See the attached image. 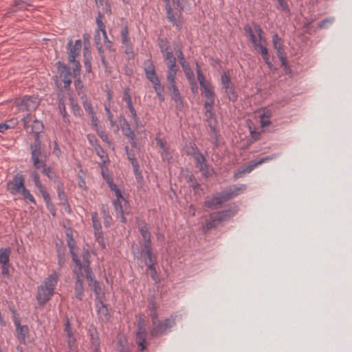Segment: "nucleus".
<instances>
[{
	"mask_svg": "<svg viewBox=\"0 0 352 352\" xmlns=\"http://www.w3.org/2000/svg\"><path fill=\"white\" fill-rule=\"evenodd\" d=\"M58 278L59 274L54 272L42 282L38 288L36 295V300L39 305L43 306L52 298Z\"/></svg>",
	"mask_w": 352,
	"mask_h": 352,
	"instance_id": "obj_1",
	"label": "nucleus"
},
{
	"mask_svg": "<svg viewBox=\"0 0 352 352\" xmlns=\"http://www.w3.org/2000/svg\"><path fill=\"white\" fill-rule=\"evenodd\" d=\"M165 11L169 22L177 29L182 26V14L183 6L179 0H164Z\"/></svg>",
	"mask_w": 352,
	"mask_h": 352,
	"instance_id": "obj_2",
	"label": "nucleus"
},
{
	"mask_svg": "<svg viewBox=\"0 0 352 352\" xmlns=\"http://www.w3.org/2000/svg\"><path fill=\"white\" fill-rule=\"evenodd\" d=\"M117 199L113 201L116 217L122 223H126V219L124 217L125 214L129 213V203L122 197V192L119 188L114 190Z\"/></svg>",
	"mask_w": 352,
	"mask_h": 352,
	"instance_id": "obj_3",
	"label": "nucleus"
},
{
	"mask_svg": "<svg viewBox=\"0 0 352 352\" xmlns=\"http://www.w3.org/2000/svg\"><path fill=\"white\" fill-rule=\"evenodd\" d=\"M25 130L28 133H34L36 139L38 140V134L43 129V123L37 119H34L30 113H28L22 118Z\"/></svg>",
	"mask_w": 352,
	"mask_h": 352,
	"instance_id": "obj_4",
	"label": "nucleus"
},
{
	"mask_svg": "<svg viewBox=\"0 0 352 352\" xmlns=\"http://www.w3.org/2000/svg\"><path fill=\"white\" fill-rule=\"evenodd\" d=\"M69 46V60L74 65V74L79 76L80 72V65L79 62L76 61V57L79 55L82 47V43L80 39L75 41V44L72 45V41H70L68 43Z\"/></svg>",
	"mask_w": 352,
	"mask_h": 352,
	"instance_id": "obj_5",
	"label": "nucleus"
},
{
	"mask_svg": "<svg viewBox=\"0 0 352 352\" xmlns=\"http://www.w3.org/2000/svg\"><path fill=\"white\" fill-rule=\"evenodd\" d=\"M31 153L33 165L36 168L44 167L45 165V155L43 154V149L39 140L36 139L35 143L31 145Z\"/></svg>",
	"mask_w": 352,
	"mask_h": 352,
	"instance_id": "obj_6",
	"label": "nucleus"
},
{
	"mask_svg": "<svg viewBox=\"0 0 352 352\" xmlns=\"http://www.w3.org/2000/svg\"><path fill=\"white\" fill-rule=\"evenodd\" d=\"M277 157L276 154H272L271 155L262 157L259 160L257 161H251L249 162V164L247 165V166L245 168H243L241 170H238L236 171L234 174V179L236 180L241 177H243L245 174L250 173L254 168L258 166V165L269 162L270 160H272L275 159Z\"/></svg>",
	"mask_w": 352,
	"mask_h": 352,
	"instance_id": "obj_7",
	"label": "nucleus"
},
{
	"mask_svg": "<svg viewBox=\"0 0 352 352\" xmlns=\"http://www.w3.org/2000/svg\"><path fill=\"white\" fill-rule=\"evenodd\" d=\"M192 157L195 162L196 167L199 169L202 175L206 177L211 176L213 170L207 164L206 157L199 151H195L192 153Z\"/></svg>",
	"mask_w": 352,
	"mask_h": 352,
	"instance_id": "obj_8",
	"label": "nucleus"
},
{
	"mask_svg": "<svg viewBox=\"0 0 352 352\" xmlns=\"http://www.w3.org/2000/svg\"><path fill=\"white\" fill-rule=\"evenodd\" d=\"M25 182L22 175L18 173L14 176L12 180H9L6 184L7 190L12 195L19 194L23 188Z\"/></svg>",
	"mask_w": 352,
	"mask_h": 352,
	"instance_id": "obj_9",
	"label": "nucleus"
},
{
	"mask_svg": "<svg viewBox=\"0 0 352 352\" xmlns=\"http://www.w3.org/2000/svg\"><path fill=\"white\" fill-rule=\"evenodd\" d=\"M92 226L94 230V234L96 240L99 245L102 248H105L106 245L103 237V232L102 230V226L96 212L91 213Z\"/></svg>",
	"mask_w": 352,
	"mask_h": 352,
	"instance_id": "obj_10",
	"label": "nucleus"
},
{
	"mask_svg": "<svg viewBox=\"0 0 352 352\" xmlns=\"http://www.w3.org/2000/svg\"><path fill=\"white\" fill-rule=\"evenodd\" d=\"M56 65L60 78L64 82V87L65 89H67L72 83L73 77L76 76L74 74V72H71L70 68L65 63L58 61Z\"/></svg>",
	"mask_w": 352,
	"mask_h": 352,
	"instance_id": "obj_11",
	"label": "nucleus"
},
{
	"mask_svg": "<svg viewBox=\"0 0 352 352\" xmlns=\"http://www.w3.org/2000/svg\"><path fill=\"white\" fill-rule=\"evenodd\" d=\"M39 104V99L37 96H25L18 104L19 109L22 111L32 112L36 109Z\"/></svg>",
	"mask_w": 352,
	"mask_h": 352,
	"instance_id": "obj_12",
	"label": "nucleus"
},
{
	"mask_svg": "<svg viewBox=\"0 0 352 352\" xmlns=\"http://www.w3.org/2000/svg\"><path fill=\"white\" fill-rule=\"evenodd\" d=\"M223 191L217 193L212 197H207L204 201V206L210 209H215L221 206V204L227 201Z\"/></svg>",
	"mask_w": 352,
	"mask_h": 352,
	"instance_id": "obj_13",
	"label": "nucleus"
},
{
	"mask_svg": "<svg viewBox=\"0 0 352 352\" xmlns=\"http://www.w3.org/2000/svg\"><path fill=\"white\" fill-rule=\"evenodd\" d=\"M74 272L76 275V280L75 284V296L77 299L81 300L84 297L83 278L84 274L82 270H75Z\"/></svg>",
	"mask_w": 352,
	"mask_h": 352,
	"instance_id": "obj_14",
	"label": "nucleus"
},
{
	"mask_svg": "<svg viewBox=\"0 0 352 352\" xmlns=\"http://www.w3.org/2000/svg\"><path fill=\"white\" fill-rule=\"evenodd\" d=\"M85 276L87 279L89 285L93 287V290L96 296V298H98L100 294L102 292L101 284L95 280L94 275L91 271V267H87Z\"/></svg>",
	"mask_w": 352,
	"mask_h": 352,
	"instance_id": "obj_15",
	"label": "nucleus"
},
{
	"mask_svg": "<svg viewBox=\"0 0 352 352\" xmlns=\"http://www.w3.org/2000/svg\"><path fill=\"white\" fill-rule=\"evenodd\" d=\"M219 214L217 212H212L206 218L204 224L203 225L204 232H208L210 230L215 228L218 225L221 223Z\"/></svg>",
	"mask_w": 352,
	"mask_h": 352,
	"instance_id": "obj_16",
	"label": "nucleus"
},
{
	"mask_svg": "<svg viewBox=\"0 0 352 352\" xmlns=\"http://www.w3.org/2000/svg\"><path fill=\"white\" fill-rule=\"evenodd\" d=\"M245 189L246 186L245 184H240L239 186L234 185L233 186H230L223 191L226 195V199H227V200L228 201L234 198V197L240 195L241 193L243 192L245 190Z\"/></svg>",
	"mask_w": 352,
	"mask_h": 352,
	"instance_id": "obj_17",
	"label": "nucleus"
},
{
	"mask_svg": "<svg viewBox=\"0 0 352 352\" xmlns=\"http://www.w3.org/2000/svg\"><path fill=\"white\" fill-rule=\"evenodd\" d=\"M103 17H104V15L100 12H99L98 14V16L96 17V23L98 25V28L97 30L101 31V32H102L104 42L105 45H107V47L110 48L111 47V42L107 37V32L105 30V25L102 21Z\"/></svg>",
	"mask_w": 352,
	"mask_h": 352,
	"instance_id": "obj_18",
	"label": "nucleus"
},
{
	"mask_svg": "<svg viewBox=\"0 0 352 352\" xmlns=\"http://www.w3.org/2000/svg\"><path fill=\"white\" fill-rule=\"evenodd\" d=\"M254 32L258 36V39L254 41L252 43L255 50L258 51V49L266 44V39L263 35V31L257 23H254Z\"/></svg>",
	"mask_w": 352,
	"mask_h": 352,
	"instance_id": "obj_19",
	"label": "nucleus"
},
{
	"mask_svg": "<svg viewBox=\"0 0 352 352\" xmlns=\"http://www.w3.org/2000/svg\"><path fill=\"white\" fill-rule=\"evenodd\" d=\"M120 126L123 135L129 138L130 140H131V145L133 146H135V135L133 131L131 129L129 122L125 119H124L123 121L121 122Z\"/></svg>",
	"mask_w": 352,
	"mask_h": 352,
	"instance_id": "obj_20",
	"label": "nucleus"
},
{
	"mask_svg": "<svg viewBox=\"0 0 352 352\" xmlns=\"http://www.w3.org/2000/svg\"><path fill=\"white\" fill-rule=\"evenodd\" d=\"M166 80L168 82L167 86L176 84V76L179 69L177 65L166 66Z\"/></svg>",
	"mask_w": 352,
	"mask_h": 352,
	"instance_id": "obj_21",
	"label": "nucleus"
},
{
	"mask_svg": "<svg viewBox=\"0 0 352 352\" xmlns=\"http://www.w3.org/2000/svg\"><path fill=\"white\" fill-rule=\"evenodd\" d=\"M152 248V244L149 245H142L140 254L141 256L144 258V261H145V258L147 261V262H154L156 261V257L153 254Z\"/></svg>",
	"mask_w": 352,
	"mask_h": 352,
	"instance_id": "obj_22",
	"label": "nucleus"
},
{
	"mask_svg": "<svg viewBox=\"0 0 352 352\" xmlns=\"http://www.w3.org/2000/svg\"><path fill=\"white\" fill-rule=\"evenodd\" d=\"M31 6H32V5L29 1L24 0H14L13 4L10 8L9 12L14 13L20 10H28V8Z\"/></svg>",
	"mask_w": 352,
	"mask_h": 352,
	"instance_id": "obj_23",
	"label": "nucleus"
},
{
	"mask_svg": "<svg viewBox=\"0 0 352 352\" xmlns=\"http://www.w3.org/2000/svg\"><path fill=\"white\" fill-rule=\"evenodd\" d=\"M168 89L172 91L171 98L175 101L177 108L181 109L183 107V102L176 84L168 86Z\"/></svg>",
	"mask_w": 352,
	"mask_h": 352,
	"instance_id": "obj_24",
	"label": "nucleus"
},
{
	"mask_svg": "<svg viewBox=\"0 0 352 352\" xmlns=\"http://www.w3.org/2000/svg\"><path fill=\"white\" fill-rule=\"evenodd\" d=\"M96 308L98 316L102 320L105 321L109 319V309L101 300L96 302Z\"/></svg>",
	"mask_w": 352,
	"mask_h": 352,
	"instance_id": "obj_25",
	"label": "nucleus"
},
{
	"mask_svg": "<svg viewBox=\"0 0 352 352\" xmlns=\"http://www.w3.org/2000/svg\"><path fill=\"white\" fill-rule=\"evenodd\" d=\"M138 230L144 241L143 245L151 244V233L148 226L146 223L140 224L139 225Z\"/></svg>",
	"mask_w": 352,
	"mask_h": 352,
	"instance_id": "obj_26",
	"label": "nucleus"
},
{
	"mask_svg": "<svg viewBox=\"0 0 352 352\" xmlns=\"http://www.w3.org/2000/svg\"><path fill=\"white\" fill-rule=\"evenodd\" d=\"M146 331H137L136 343L140 351H143L146 349L148 342L146 339Z\"/></svg>",
	"mask_w": 352,
	"mask_h": 352,
	"instance_id": "obj_27",
	"label": "nucleus"
},
{
	"mask_svg": "<svg viewBox=\"0 0 352 352\" xmlns=\"http://www.w3.org/2000/svg\"><path fill=\"white\" fill-rule=\"evenodd\" d=\"M236 207H234L233 208L223 210L217 212L218 214H219L220 219L223 223L230 219L236 213Z\"/></svg>",
	"mask_w": 352,
	"mask_h": 352,
	"instance_id": "obj_28",
	"label": "nucleus"
},
{
	"mask_svg": "<svg viewBox=\"0 0 352 352\" xmlns=\"http://www.w3.org/2000/svg\"><path fill=\"white\" fill-rule=\"evenodd\" d=\"M236 207H234L233 208L223 210L217 212L218 214H219L220 219L223 223L230 219L236 213Z\"/></svg>",
	"mask_w": 352,
	"mask_h": 352,
	"instance_id": "obj_29",
	"label": "nucleus"
},
{
	"mask_svg": "<svg viewBox=\"0 0 352 352\" xmlns=\"http://www.w3.org/2000/svg\"><path fill=\"white\" fill-rule=\"evenodd\" d=\"M175 324V317L170 316L162 322L160 321L157 325V327L159 328L160 330H166L167 329L172 328Z\"/></svg>",
	"mask_w": 352,
	"mask_h": 352,
	"instance_id": "obj_30",
	"label": "nucleus"
},
{
	"mask_svg": "<svg viewBox=\"0 0 352 352\" xmlns=\"http://www.w3.org/2000/svg\"><path fill=\"white\" fill-rule=\"evenodd\" d=\"M202 88V95L206 98V101L214 100V92L210 84L204 85Z\"/></svg>",
	"mask_w": 352,
	"mask_h": 352,
	"instance_id": "obj_31",
	"label": "nucleus"
},
{
	"mask_svg": "<svg viewBox=\"0 0 352 352\" xmlns=\"http://www.w3.org/2000/svg\"><path fill=\"white\" fill-rule=\"evenodd\" d=\"M162 55L166 66L177 65L176 58L174 56L172 50L163 53Z\"/></svg>",
	"mask_w": 352,
	"mask_h": 352,
	"instance_id": "obj_32",
	"label": "nucleus"
},
{
	"mask_svg": "<svg viewBox=\"0 0 352 352\" xmlns=\"http://www.w3.org/2000/svg\"><path fill=\"white\" fill-rule=\"evenodd\" d=\"M69 252L72 256V259L77 267V268L76 270H79L80 271L82 270V264L76 252L75 245H72L69 244Z\"/></svg>",
	"mask_w": 352,
	"mask_h": 352,
	"instance_id": "obj_33",
	"label": "nucleus"
},
{
	"mask_svg": "<svg viewBox=\"0 0 352 352\" xmlns=\"http://www.w3.org/2000/svg\"><path fill=\"white\" fill-rule=\"evenodd\" d=\"M11 251L9 248H1L0 250V263L1 265L10 264V255Z\"/></svg>",
	"mask_w": 352,
	"mask_h": 352,
	"instance_id": "obj_34",
	"label": "nucleus"
},
{
	"mask_svg": "<svg viewBox=\"0 0 352 352\" xmlns=\"http://www.w3.org/2000/svg\"><path fill=\"white\" fill-rule=\"evenodd\" d=\"M223 88L225 89V91H226L227 96H228L230 100L234 102L237 100L238 96L234 90V86L232 84L226 86Z\"/></svg>",
	"mask_w": 352,
	"mask_h": 352,
	"instance_id": "obj_35",
	"label": "nucleus"
},
{
	"mask_svg": "<svg viewBox=\"0 0 352 352\" xmlns=\"http://www.w3.org/2000/svg\"><path fill=\"white\" fill-rule=\"evenodd\" d=\"M56 190L59 199L62 201L63 204H65L67 202V196L65 193L64 186L62 182H58Z\"/></svg>",
	"mask_w": 352,
	"mask_h": 352,
	"instance_id": "obj_36",
	"label": "nucleus"
},
{
	"mask_svg": "<svg viewBox=\"0 0 352 352\" xmlns=\"http://www.w3.org/2000/svg\"><path fill=\"white\" fill-rule=\"evenodd\" d=\"M214 104V100L205 101L204 107L206 109V116L208 118H212L214 117V113L213 112V107Z\"/></svg>",
	"mask_w": 352,
	"mask_h": 352,
	"instance_id": "obj_37",
	"label": "nucleus"
},
{
	"mask_svg": "<svg viewBox=\"0 0 352 352\" xmlns=\"http://www.w3.org/2000/svg\"><path fill=\"white\" fill-rule=\"evenodd\" d=\"M156 263H157V261L151 263V262H147V261L145 259V264L147 266V270H150L151 277L155 281H157V280L158 278L157 274V271L155 267V265Z\"/></svg>",
	"mask_w": 352,
	"mask_h": 352,
	"instance_id": "obj_38",
	"label": "nucleus"
},
{
	"mask_svg": "<svg viewBox=\"0 0 352 352\" xmlns=\"http://www.w3.org/2000/svg\"><path fill=\"white\" fill-rule=\"evenodd\" d=\"M68 347L69 352L78 351V348L76 344L75 338L73 337L72 331H68Z\"/></svg>",
	"mask_w": 352,
	"mask_h": 352,
	"instance_id": "obj_39",
	"label": "nucleus"
},
{
	"mask_svg": "<svg viewBox=\"0 0 352 352\" xmlns=\"http://www.w3.org/2000/svg\"><path fill=\"white\" fill-rule=\"evenodd\" d=\"M158 45L162 54L171 50L170 45L166 38L159 39Z\"/></svg>",
	"mask_w": 352,
	"mask_h": 352,
	"instance_id": "obj_40",
	"label": "nucleus"
},
{
	"mask_svg": "<svg viewBox=\"0 0 352 352\" xmlns=\"http://www.w3.org/2000/svg\"><path fill=\"white\" fill-rule=\"evenodd\" d=\"M208 126H209L210 131L212 133L211 138L213 140L215 146H219L220 142H219V134L216 130V128L211 122H210L208 124Z\"/></svg>",
	"mask_w": 352,
	"mask_h": 352,
	"instance_id": "obj_41",
	"label": "nucleus"
},
{
	"mask_svg": "<svg viewBox=\"0 0 352 352\" xmlns=\"http://www.w3.org/2000/svg\"><path fill=\"white\" fill-rule=\"evenodd\" d=\"M90 253L88 250H83L82 252V259L84 264L82 265V269H84V272L86 274L87 267H90L89 266V258H90Z\"/></svg>",
	"mask_w": 352,
	"mask_h": 352,
	"instance_id": "obj_42",
	"label": "nucleus"
},
{
	"mask_svg": "<svg viewBox=\"0 0 352 352\" xmlns=\"http://www.w3.org/2000/svg\"><path fill=\"white\" fill-rule=\"evenodd\" d=\"M39 192H41L44 201L46 203L47 208H50V206L53 208V204L51 201L50 195L46 190L45 188L44 187L42 189L39 190Z\"/></svg>",
	"mask_w": 352,
	"mask_h": 352,
	"instance_id": "obj_43",
	"label": "nucleus"
},
{
	"mask_svg": "<svg viewBox=\"0 0 352 352\" xmlns=\"http://www.w3.org/2000/svg\"><path fill=\"white\" fill-rule=\"evenodd\" d=\"M127 107L129 109V111H130L131 116L134 120L136 127L138 128L140 126H141V121H140V119L137 116L135 109H134L133 104L129 105Z\"/></svg>",
	"mask_w": 352,
	"mask_h": 352,
	"instance_id": "obj_44",
	"label": "nucleus"
},
{
	"mask_svg": "<svg viewBox=\"0 0 352 352\" xmlns=\"http://www.w3.org/2000/svg\"><path fill=\"white\" fill-rule=\"evenodd\" d=\"M184 73H185V75L186 76V78L189 80H195L194 79V73L192 72V70L191 69L190 65L188 63H186V64H184V66H182Z\"/></svg>",
	"mask_w": 352,
	"mask_h": 352,
	"instance_id": "obj_45",
	"label": "nucleus"
},
{
	"mask_svg": "<svg viewBox=\"0 0 352 352\" xmlns=\"http://www.w3.org/2000/svg\"><path fill=\"white\" fill-rule=\"evenodd\" d=\"M122 43L123 45H129L130 43V38L129 37V30L126 26L122 28L121 30Z\"/></svg>",
	"mask_w": 352,
	"mask_h": 352,
	"instance_id": "obj_46",
	"label": "nucleus"
},
{
	"mask_svg": "<svg viewBox=\"0 0 352 352\" xmlns=\"http://www.w3.org/2000/svg\"><path fill=\"white\" fill-rule=\"evenodd\" d=\"M58 107L60 109V112L61 115L63 116L64 122L69 124V116L67 113L66 108H65V105L64 102L60 101L58 102Z\"/></svg>",
	"mask_w": 352,
	"mask_h": 352,
	"instance_id": "obj_47",
	"label": "nucleus"
},
{
	"mask_svg": "<svg viewBox=\"0 0 352 352\" xmlns=\"http://www.w3.org/2000/svg\"><path fill=\"white\" fill-rule=\"evenodd\" d=\"M144 71L145 74L155 71V67L151 59H148L144 61Z\"/></svg>",
	"mask_w": 352,
	"mask_h": 352,
	"instance_id": "obj_48",
	"label": "nucleus"
},
{
	"mask_svg": "<svg viewBox=\"0 0 352 352\" xmlns=\"http://www.w3.org/2000/svg\"><path fill=\"white\" fill-rule=\"evenodd\" d=\"M19 194H21L24 199H28L31 203L36 204V201L32 196V195L30 193V190L25 188L24 186L22 188V190Z\"/></svg>",
	"mask_w": 352,
	"mask_h": 352,
	"instance_id": "obj_49",
	"label": "nucleus"
},
{
	"mask_svg": "<svg viewBox=\"0 0 352 352\" xmlns=\"http://www.w3.org/2000/svg\"><path fill=\"white\" fill-rule=\"evenodd\" d=\"M94 41L96 46L103 45L104 44V45L107 47V45H105L104 42L102 32H101V31L96 30L94 35Z\"/></svg>",
	"mask_w": 352,
	"mask_h": 352,
	"instance_id": "obj_50",
	"label": "nucleus"
},
{
	"mask_svg": "<svg viewBox=\"0 0 352 352\" xmlns=\"http://www.w3.org/2000/svg\"><path fill=\"white\" fill-rule=\"evenodd\" d=\"M175 52H176V54H177V59L181 65V66H184V64H186L188 63L186 60H185V58H184V56L183 54V52L181 50V48L179 47V45H176L175 47H174Z\"/></svg>",
	"mask_w": 352,
	"mask_h": 352,
	"instance_id": "obj_51",
	"label": "nucleus"
},
{
	"mask_svg": "<svg viewBox=\"0 0 352 352\" xmlns=\"http://www.w3.org/2000/svg\"><path fill=\"white\" fill-rule=\"evenodd\" d=\"M32 177L36 187L38 189V190L44 188L40 181L39 175L36 172L32 173Z\"/></svg>",
	"mask_w": 352,
	"mask_h": 352,
	"instance_id": "obj_52",
	"label": "nucleus"
},
{
	"mask_svg": "<svg viewBox=\"0 0 352 352\" xmlns=\"http://www.w3.org/2000/svg\"><path fill=\"white\" fill-rule=\"evenodd\" d=\"M197 80L201 85V87H204V85H208V82H205L204 76L201 72L200 67L197 65Z\"/></svg>",
	"mask_w": 352,
	"mask_h": 352,
	"instance_id": "obj_53",
	"label": "nucleus"
},
{
	"mask_svg": "<svg viewBox=\"0 0 352 352\" xmlns=\"http://www.w3.org/2000/svg\"><path fill=\"white\" fill-rule=\"evenodd\" d=\"M123 100L126 102V106L132 105V100L130 95V89L129 87H126L124 90V98Z\"/></svg>",
	"mask_w": 352,
	"mask_h": 352,
	"instance_id": "obj_54",
	"label": "nucleus"
},
{
	"mask_svg": "<svg viewBox=\"0 0 352 352\" xmlns=\"http://www.w3.org/2000/svg\"><path fill=\"white\" fill-rule=\"evenodd\" d=\"M96 131H97L98 135L102 140V141H104L108 145L110 146V144L111 143V141L109 139V137H108L107 134L105 133V131L104 130H102V129H97Z\"/></svg>",
	"mask_w": 352,
	"mask_h": 352,
	"instance_id": "obj_55",
	"label": "nucleus"
},
{
	"mask_svg": "<svg viewBox=\"0 0 352 352\" xmlns=\"http://www.w3.org/2000/svg\"><path fill=\"white\" fill-rule=\"evenodd\" d=\"M145 76L151 83L155 82L160 80L155 71L147 73L145 74Z\"/></svg>",
	"mask_w": 352,
	"mask_h": 352,
	"instance_id": "obj_56",
	"label": "nucleus"
},
{
	"mask_svg": "<svg viewBox=\"0 0 352 352\" xmlns=\"http://www.w3.org/2000/svg\"><path fill=\"white\" fill-rule=\"evenodd\" d=\"M42 168V173H44L50 179H52L56 177L55 173L50 167H46L45 166L44 167Z\"/></svg>",
	"mask_w": 352,
	"mask_h": 352,
	"instance_id": "obj_57",
	"label": "nucleus"
},
{
	"mask_svg": "<svg viewBox=\"0 0 352 352\" xmlns=\"http://www.w3.org/2000/svg\"><path fill=\"white\" fill-rule=\"evenodd\" d=\"M272 42H273V45H274V47L275 50H278L282 48L281 45L280 43V38H279V36L277 34H275L273 35Z\"/></svg>",
	"mask_w": 352,
	"mask_h": 352,
	"instance_id": "obj_58",
	"label": "nucleus"
},
{
	"mask_svg": "<svg viewBox=\"0 0 352 352\" xmlns=\"http://www.w3.org/2000/svg\"><path fill=\"white\" fill-rule=\"evenodd\" d=\"M83 107L89 116H91V115H93L94 113H95L94 109L92 107V105L89 102H88L87 100L83 102Z\"/></svg>",
	"mask_w": 352,
	"mask_h": 352,
	"instance_id": "obj_59",
	"label": "nucleus"
},
{
	"mask_svg": "<svg viewBox=\"0 0 352 352\" xmlns=\"http://www.w3.org/2000/svg\"><path fill=\"white\" fill-rule=\"evenodd\" d=\"M276 51H277V56L279 58L282 65H287V58H286L285 54H284V51H283V48L279 49Z\"/></svg>",
	"mask_w": 352,
	"mask_h": 352,
	"instance_id": "obj_60",
	"label": "nucleus"
},
{
	"mask_svg": "<svg viewBox=\"0 0 352 352\" xmlns=\"http://www.w3.org/2000/svg\"><path fill=\"white\" fill-rule=\"evenodd\" d=\"M102 46L103 45H99V46H96V47H97V49L98 50V52H99V54H100V56L102 65H104V67H107V62L106 58H105V56H104V50H102Z\"/></svg>",
	"mask_w": 352,
	"mask_h": 352,
	"instance_id": "obj_61",
	"label": "nucleus"
},
{
	"mask_svg": "<svg viewBox=\"0 0 352 352\" xmlns=\"http://www.w3.org/2000/svg\"><path fill=\"white\" fill-rule=\"evenodd\" d=\"M155 140H156L157 146H159L160 147V148L164 152H166L167 151L166 142L164 140H163L160 138H158V137H157L155 138Z\"/></svg>",
	"mask_w": 352,
	"mask_h": 352,
	"instance_id": "obj_62",
	"label": "nucleus"
},
{
	"mask_svg": "<svg viewBox=\"0 0 352 352\" xmlns=\"http://www.w3.org/2000/svg\"><path fill=\"white\" fill-rule=\"evenodd\" d=\"M279 5V8L285 12H289V9L287 5V3L285 0H276Z\"/></svg>",
	"mask_w": 352,
	"mask_h": 352,
	"instance_id": "obj_63",
	"label": "nucleus"
},
{
	"mask_svg": "<svg viewBox=\"0 0 352 352\" xmlns=\"http://www.w3.org/2000/svg\"><path fill=\"white\" fill-rule=\"evenodd\" d=\"M221 80V83L223 85V87L232 84L230 82V77L227 75V74L226 72H223V74H222Z\"/></svg>",
	"mask_w": 352,
	"mask_h": 352,
	"instance_id": "obj_64",
	"label": "nucleus"
}]
</instances>
